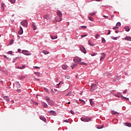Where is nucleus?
<instances>
[{"instance_id": "f257e3e1", "label": "nucleus", "mask_w": 131, "mask_h": 131, "mask_svg": "<svg viewBox=\"0 0 131 131\" xmlns=\"http://www.w3.org/2000/svg\"><path fill=\"white\" fill-rule=\"evenodd\" d=\"M56 13L59 17H56V20L57 22H60V21L62 20V13L59 10H58Z\"/></svg>"}, {"instance_id": "f03ea898", "label": "nucleus", "mask_w": 131, "mask_h": 131, "mask_svg": "<svg viewBox=\"0 0 131 131\" xmlns=\"http://www.w3.org/2000/svg\"><path fill=\"white\" fill-rule=\"evenodd\" d=\"M81 121H83L84 122H89L91 121V118H81Z\"/></svg>"}, {"instance_id": "7ed1b4c3", "label": "nucleus", "mask_w": 131, "mask_h": 131, "mask_svg": "<svg viewBox=\"0 0 131 131\" xmlns=\"http://www.w3.org/2000/svg\"><path fill=\"white\" fill-rule=\"evenodd\" d=\"M73 61L75 63H78V64H79V63H80V62H81V58H74Z\"/></svg>"}, {"instance_id": "20e7f679", "label": "nucleus", "mask_w": 131, "mask_h": 131, "mask_svg": "<svg viewBox=\"0 0 131 131\" xmlns=\"http://www.w3.org/2000/svg\"><path fill=\"white\" fill-rule=\"evenodd\" d=\"M27 20L25 19L23 21L20 22L21 25H23L24 27H27Z\"/></svg>"}, {"instance_id": "39448f33", "label": "nucleus", "mask_w": 131, "mask_h": 131, "mask_svg": "<svg viewBox=\"0 0 131 131\" xmlns=\"http://www.w3.org/2000/svg\"><path fill=\"white\" fill-rule=\"evenodd\" d=\"M22 54L25 55L26 56H30L31 54L28 52V51L27 50H23L21 52Z\"/></svg>"}, {"instance_id": "423d86ee", "label": "nucleus", "mask_w": 131, "mask_h": 131, "mask_svg": "<svg viewBox=\"0 0 131 131\" xmlns=\"http://www.w3.org/2000/svg\"><path fill=\"white\" fill-rule=\"evenodd\" d=\"M80 50L81 52H82V53H84V54H86V50H85V48H84V47L81 46L80 47Z\"/></svg>"}, {"instance_id": "0eeeda50", "label": "nucleus", "mask_w": 131, "mask_h": 131, "mask_svg": "<svg viewBox=\"0 0 131 131\" xmlns=\"http://www.w3.org/2000/svg\"><path fill=\"white\" fill-rule=\"evenodd\" d=\"M49 113L50 115H53L54 116H56V115H57V113L54 111H51L49 112Z\"/></svg>"}, {"instance_id": "6e6552de", "label": "nucleus", "mask_w": 131, "mask_h": 131, "mask_svg": "<svg viewBox=\"0 0 131 131\" xmlns=\"http://www.w3.org/2000/svg\"><path fill=\"white\" fill-rule=\"evenodd\" d=\"M44 19H46L47 20H49V21L51 20V16L49 15H45L43 16Z\"/></svg>"}, {"instance_id": "1a4fd4ad", "label": "nucleus", "mask_w": 131, "mask_h": 131, "mask_svg": "<svg viewBox=\"0 0 131 131\" xmlns=\"http://www.w3.org/2000/svg\"><path fill=\"white\" fill-rule=\"evenodd\" d=\"M105 57H106V54H105V53H101L100 61H101V60H104V59H105Z\"/></svg>"}, {"instance_id": "9d476101", "label": "nucleus", "mask_w": 131, "mask_h": 131, "mask_svg": "<svg viewBox=\"0 0 131 131\" xmlns=\"http://www.w3.org/2000/svg\"><path fill=\"white\" fill-rule=\"evenodd\" d=\"M96 87H97V85L93 84V85H91L90 90H91V91H95V89H96Z\"/></svg>"}, {"instance_id": "9b49d317", "label": "nucleus", "mask_w": 131, "mask_h": 131, "mask_svg": "<svg viewBox=\"0 0 131 131\" xmlns=\"http://www.w3.org/2000/svg\"><path fill=\"white\" fill-rule=\"evenodd\" d=\"M67 68H68V66H67L66 64H63L62 66V69H63V70H66V69H67Z\"/></svg>"}, {"instance_id": "f8f14e48", "label": "nucleus", "mask_w": 131, "mask_h": 131, "mask_svg": "<svg viewBox=\"0 0 131 131\" xmlns=\"http://www.w3.org/2000/svg\"><path fill=\"white\" fill-rule=\"evenodd\" d=\"M6 7V5L4 3H2L1 4V9L3 11H5V7Z\"/></svg>"}, {"instance_id": "ddd939ff", "label": "nucleus", "mask_w": 131, "mask_h": 131, "mask_svg": "<svg viewBox=\"0 0 131 131\" xmlns=\"http://www.w3.org/2000/svg\"><path fill=\"white\" fill-rule=\"evenodd\" d=\"M18 34H23V29L22 28V27H20V30L18 31Z\"/></svg>"}, {"instance_id": "4468645a", "label": "nucleus", "mask_w": 131, "mask_h": 131, "mask_svg": "<svg viewBox=\"0 0 131 131\" xmlns=\"http://www.w3.org/2000/svg\"><path fill=\"white\" fill-rule=\"evenodd\" d=\"M125 38V40H128L129 41H131L130 36H126Z\"/></svg>"}, {"instance_id": "2eb2a0df", "label": "nucleus", "mask_w": 131, "mask_h": 131, "mask_svg": "<svg viewBox=\"0 0 131 131\" xmlns=\"http://www.w3.org/2000/svg\"><path fill=\"white\" fill-rule=\"evenodd\" d=\"M124 29L127 32H128V31H129L130 30L129 27H128V26L124 27Z\"/></svg>"}, {"instance_id": "dca6fc26", "label": "nucleus", "mask_w": 131, "mask_h": 131, "mask_svg": "<svg viewBox=\"0 0 131 131\" xmlns=\"http://www.w3.org/2000/svg\"><path fill=\"white\" fill-rule=\"evenodd\" d=\"M25 68H26V67L25 66H23L22 67H17L16 69H25Z\"/></svg>"}, {"instance_id": "f3484780", "label": "nucleus", "mask_w": 131, "mask_h": 131, "mask_svg": "<svg viewBox=\"0 0 131 131\" xmlns=\"http://www.w3.org/2000/svg\"><path fill=\"white\" fill-rule=\"evenodd\" d=\"M41 104H42V106H43L44 108H48V104H47V103H46L45 102H41Z\"/></svg>"}, {"instance_id": "a211bd4d", "label": "nucleus", "mask_w": 131, "mask_h": 131, "mask_svg": "<svg viewBox=\"0 0 131 131\" xmlns=\"http://www.w3.org/2000/svg\"><path fill=\"white\" fill-rule=\"evenodd\" d=\"M40 119H41V120H42L43 121H44V122H47V119H46V118H45L43 117H40Z\"/></svg>"}, {"instance_id": "6ab92c4d", "label": "nucleus", "mask_w": 131, "mask_h": 131, "mask_svg": "<svg viewBox=\"0 0 131 131\" xmlns=\"http://www.w3.org/2000/svg\"><path fill=\"white\" fill-rule=\"evenodd\" d=\"M49 105H50V106H54V101L50 100L49 102Z\"/></svg>"}, {"instance_id": "aec40b11", "label": "nucleus", "mask_w": 131, "mask_h": 131, "mask_svg": "<svg viewBox=\"0 0 131 131\" xmlns=\"http://www.w3.org/2000/svg\"><path fill=\"white\" fill-rule=\"evenodd\" d=\"M124 124L126 125V126H128V127H131V124L129 123H124Z\"/></svg>"}, {"instance_id": "412c9836", "label": "nucleus", "mask_w": 131, "mask_h": 131, "mask_svg": "<svg viewBox=\"0 0 131 131\" xmlns=\"http://www.w3.org/2000/svg\"><path fill=\"white\" fill-rule=\"evenodd\" d=\"M90 103L91 106H94V102L93 101V99L90 100Z\"/></svg>"}, {"instance_id": "4be33fe9", "label": "nucleus", "mask_w": 131, "mask_h": 131, "mask_svg": "<svg viewBox=\"0 0 131 131\" xmlns=\"http://www.w3.org/2000/svg\"><path fill=\"white\" fill-rule=\"evenodd\" d=\"M4 100H6V101H7V102L10 101V99H9V97L7 96H4Z\"/></svg>"}, {"instance_id": "5701e85b", "label": "nucleus", "mask_w": 131, "mask_h": 131, "mask_svg": "<svg viewBox=\"0 0 131 131\" xmlns=\"http://www.w3.org/2000/svg\"><path fill=\"white\" fill-rule=\"evenodd\" d=\"M50 37L52 39H56V38H58V36H53V35H51Z\"/></svg>"}, {"instance_id": "b1692460", "label": "nucleus", "mask_w": 131, "mask_h": 131, "mask_svg": "<svg viewBox=\"0 0 131 131\" xmlns=\"http://www.w3.org/2000/svg\"><path fill=\"white\" fill-rule=\"evenodd\" d=\"M45 99L46 100L47 102H48V103L51 100H50V98H49V97L48 96H46L45 97Z\"/></svg>"}, {"instance_id": "393cba45", "label": "nucleus", "mask_w": 131, "mask_h": 131, "mask_svg": "<svg viewBox=\"0 0 131 131\" xmlns=\"http://www.w3.org/2000/svg\"><path fill=\"white\" fill-rule=\"evenodd\" d=\"M66 96H72V92L70 91L66 95Z\"/></svg>"}, {"instance_id": "a878e982", "label": "nucleus", "mask_w": 131, "mask_h": 131, "mask_svg": "<svg viewBox=\"0 0 131 131\" xmlns=\"http://www.w3.org/2000/svg\"><path fill=\"white\" fill-rule=\"evenodd\" d=\"M79 65H85L86 66H88V63H85L84 62H81L79 63Z\"/></svg>"}, {"instance_id": "bb28decb", "label": "nucleus", "mask_w": 131, "mask_h": 131, "mask_svg": "<svg viewBox=\"0 0 131 131\" xmlns=\"http://www.w3.org/2000/svg\"><path fill=\"white\" fill-rule=\"evenodd\" d=\"M76 66H77V64L75 63L73 64V66H71V67L72 69H74V67H76Z\"/></svg>"}, {"instance_id": "cd10ccee", "label": "nucleus", "mask_w": 131, "mask_h": 131, "mask_svg": "<svg viewBox=\"0 0 131 131\" xmlns=\"http://www.w3.org/2000/svg\"><path fill=\"white\" fill-rule=\"evenodd\" d=\"M42 53L45 54V55H48V54H49V51L44 50L42 51Z\"/></svg>"}, {"instance_id": "c85d7f7f", "label": "nucleus", "mask_w": 131, "mask_h": 131, "mask_svg": "<svg viewBox=\"0 0 131 131\" xmlns=\"http://www.w3.org/2000/svg\"><path fill=\"white\" fill-rule=\"evenodd\" d=\"M89 45H90V46H91V47H94V46H95V45L92 43V41L91 40L89 41Z\"/></svg>"}, {"instance_id": "c756f323", "label": "nucleus", "mask_w": 131, "mask_h": 131, "mask_svg": "<svg viewBox=\"0 0 131 131\" xmlns=\"http://www.w3.org/2000/svg\"><path fill=\"white\" fill-rule=\"evenodd\" d=\"M112 114H113V115H115V114H118V113L115 112L114 111H112Z\"/></svg>"}, {"instance_id": "7c9ffc66", "label": "nucleus", "mask_w": 131, "mask_h": 131, "mask_svg": "<svg viewBox=\"0 0 131 131\" xmlns=\"http://www.w3.org/2000/svg\"><path fill=\"white\" fill-rule=\"evenodd\" d=\"M86 28V26H82L80 27V29H85Z\"/></svg>"}, {"instance_id": "2f4dec72", "label": "nucleus", "mask_w": 131, "mask_h": 131, "mask_svg": "<svg viewBox=\"0 0 131 131\" xmlns=\"http://www.w3.org/2000/svg\"><path fill=\"white\" fill-rule=\"evenodd\" d=\"M44 92H46V93H48V94H50V92L48 90V89L44 88L43 89Z\"/></svg>"}, {"instance_id": "473e14b6", "label": "nucleus", "mask_w": 131, "mask_h": 131, "mask_svg": "<svg viewBox=\"0 0 131 131\" xmlns=\"http://www.w3.org/2000/svg\"><path fill=\"white\" fill-rule=\"evenodd\" d=\"M16 84L17 88H20L21 85H20V83H19V82H16Z\"/></svg>"}, {"instance_id": "72a5a7b5", "label": "nucleus", "mask_w": 131, "mask_h": 131, "mask_svg": "<svg viewBox=\"0 0 131 131\" xmlns=\"http://www.w3.org/2000/svg\"><path fill=\"white\" fill-rule=\"evenodd\" d=\"M121 96H122L121 93H117V97H118V98H120Z\"/></svg>"}, {"instance_id": "f704fd0d", "label": "nucleus", "mask_w": 131, "mask_h": 131, "mask_svg": "<svg viewBox=\"0 0 131 131\" xmlns=\"http://www.w3.org/2000/svg\"><path fill=\"white\" fill-rule=\"evenodd\" d=\"M102 43H105L106 42V40H105V38H102L101 39Z\"/></svg>"}, {"instance_id": "c9c22d12", "label": "nucleus", "mask_w": 131, "mask_h": 131, "mask_svg": "<svg viewBox=\"0 0 131 131\" xmlns=\"http://www.w3.org/2000/svg\"><path fill=\"white\" fill-rule=\"evenodd\" d=\"M80 101L81 104H82V105H84V104H85V101H84L82 100H80Z\"/></svg>"}, {"instance_id": "e433bc0d", "label": "nucleus", "mask_w": 131, "mask_h": 131, "mask_svg": "<svg viewBox=\"0 0 131 131\" xmlns=\"http://www.w3.org/2000/svg\"><path fill=\"white\" fill-rule=\"evenodd\" d=\"M11 4H15L16 0H9Z\"/></svg>"}, {"instance_id": "4c0bfd02", "label": "nucleus", "mask_w": 131, "mask_h": 131, "mask_svg": "<svg viewBox=\"0 0 131 131\" xmlns=\"http://www.w3.org/2000/svg\"><path fill=\"white\" fill-rule=\"evenodd\" d=\"M35 74L36 75H37L38 76H40V73L35 72Z\"/></svg>"}, {"instance_id": "58836bf2", "label": "nucleus", "mask_w": 131, "mask_h": 131, "mask_svg": "<svg viewBox=\"0 0 131 131\" xmlns=\"http://www.w3.org/2000/svg\"><path fill=\"white\" fill-rule=\"evenodd\" d=\"M99 36H100V35H99V34H96V36H95V38L98 39Z\"/></svg>"}, {"instance_id": "ea45409f", "label": "nucleus", "mask_w": 131, "mask_h": 131, "mask_svg": "<svg viewBox=\"0 0 131 131\" xmlns=\"http://www.w3.org/2000/svg\"><path fill=\"white\" fill-rule=\"evenodd\" d=\"M111 38H112V39H114V40H117V37H114L113 36L111 37Z\"/></svg>"}, {"instance_id": "a19ab883", "label": "nucleus", "mask_w": 131, "mask_h": 131, "mask_svg": "<svg viewBox=\"0 0 131 131\" xmlns=\"http://www.w3.org/2000/svg\"><path fill=\"white\" fill-rule=\"evenodd\" d=\"M60 84H61V82H60L58 84H57L56 85V88H59Z\"/></svg>"}, {"instance_id": "79ce46f5", "label": "nucleus", "mask_w": 131, "mask_h": 131, "mask_svg": "<svg viewBox=\"0 0 131 131\" xmlns=\"http://www.w3.org/2000/svg\"><path fill=\"white\" fill-rule=\"evenodd\" d=\"M117 26H121V24L119 22L117 23L116 24Z\"/></svg>"}, {"instance_id": "37998d69", "label": "nucleus", "mask_w": 131, "mask_h": 131, "mask_svg": "<svg viewBox=\"0 0 131 131\" xmlns=\"http://www.w3.org/2000/svg\"><path fill=\"white\" fill-rule=\"evenodd\" d=\"M33 28V30H36V27L35 26H34V25H32Z\"/></svg>"}, {"instance_id": "c03bdc74", "label": "nucleus", "mask_w": 131, "mask_h": 131, "mask_svg": "<svg viewBox=\"0 0 131 131\" xmlns=\"http://www.w3.org/2000/svg\"><path fill=\"white\" fill-rule=\"evenodd\" d=\"M89 20H90V21H94V19L92 17H89Z\"/></svg>"}, {"instance_id": "a18cd8bd", "label": "nucleus", "mask_w": 131, "mask_h": 131, "mask_svg": "<svg viewBox=\"0 0 131 131\" xmlns=\"http://www.w3.org/2000/svg\"><path fill=\"white\" fill-rule=\"evenodd\" d=\"M51 93L53 95H54V94H55V92L54 91V90L53 89L51 90Z\"/></svg>"}, {"instance_id": "49530a36", "label": "nucleus", "mask_w": 131, "mask_h": 131, "mask_svg": "<svg viewBox=\"0 0 131 131\" xmlns=\"http://www.w3.org/2000/svg\"><path fill=\"white\" fill-rule=\"evenodd\" d=\"M97 12H95V13H90V15L91 16H94V15H95V14H96Z\"/></svg>"}, {"instance_id": "de8ad7c7", "label": "nucleus", "mask_w": 131, "mask_h": 131, "mask_svg": "<svg viewBox=\"0 0 131 131\" xmlns=\"http://www.w3.org/2000/svg\"><path fill=\"white\" fill-rule=\"evenodd\" d=\"M66 78H67V79H70V76H66Z\"/></svg>"}, {"instance_id": "09e8293b", "label": "nucleus", "mask_w": 131, "mask_h": 131, "mask_svg": "<svg viewBox=\"0 0 131 131\" xmlns=\"http://www.w3.org/2000/svg\"><path fill=\"white\" fill-rule=\"evenodd\" d=\"M10 43H11V45H12V43H13V42H14V40H13V39H11V40H10Z\"/></svg>"}, {"instance_id": "8fccbe9b", "label": "nucleus", "mask_w": 131, "mask_h": 131, "mask_svg": "<svg viewBox=\"0 0 131 131\" xmlns=\"http://www.w3.org/2000/svg\"><path fill=\"white\" fill-rule=\"evenodd\" d=\"M85 36H88V35L85 34V35H82L81 36V37H85Z\"/></svg>"}, {"instance_id": "3c124183", "label": "nucleus", "mask_w": 131, "mask_h": 131, "mask_svg": "<svg viewBox=\"0 0 131 131\" xmlns=\"http://www.w3.org/2000/svg\"><path fill=\"white\" fill-rule=\"evenodd\" d=\"M122 99H125L126 100H129V98L122 96Z\"/></svg>"}, {"instance_id": "603ef678", "label": "nucleus", "mask_w": 131, "mask_h": 131, "mask_svg": "<svg viewBox=\"0 0 131 131\" xmlns=\"http://www.w3.org/2000/svg\"><path fill=\"white\" fill-rule=\"evenodd\" d=\"M96 1V2H102V1H103V0H92V2H93V1Z\"/></svg>"}, {"instance_id": "864d4df0", "label": "nucleus", "mask_w": 131, "mask_h": 131, "mask_svg": "<svg viewBox=\"0 0 131 131\" xmlns=\"http://www.w3.org/2000/svg\"><path fill=\"white\" fill-rule=\"evenodd\" d=\"M70 113H71V114L74 115V111H72V110H71V111H70Z\"/></svg>"}, {"instance_id": "5fc2aeb1", "label": "nucleus", "mask_w": 131, "mask_h": 131, "mask_svg": "<svg viewBox=\"0 0 131 131\" xmlns=\"http://www.w3.org/2000/svg\"><path fill=\"white\" fill-rule=\"evenodd\" d=\"M117 79H118V80H119V79H121V77H120V76H117Z\"/></svg>"}, {"instance_id": "6e6d98bb", "label": "nucleus", "mask_w": 131, "mask_h": 131, "mask_svg": "<svg viewBox=\"0 0 131 131\" xmlns=\"http://www.w3.org/2000/svg\"><path fill=\"white\" fill-rule=\"evenodd\" d=\"M103 17H104V18H106V19H108V16L103 15Z\"/></svg>"}, {"instance_id": "4d7b16f0", "label": "nucleus", "mask_w": 131, "mask_h": 131, "mask_svg": "<svg viewBox=\"0 0 131 131\" xmlns=\"http://www.w3.org/2000/svg\"><path fill=\"white\" fill-rule=\"evenodd\" d=\"M111 33V31L110 30H108V32L107 33V35H109Z\"/></svg>"}, {"instance_id": "13d9d810", "label": "nucleus", "mask_w": 131, "mask_h": 131, "mask_svg": "<svg viewBox=\"0 0 131 131\" xmlns=\"http://www.w3.org/2000/svg\"><path fill=\"white\" fill-rule=\"evenodd\" d=\"M91 56H92V57H94V56H96V53H93L92 54H91Z\"/></svg>"}, {"instance_id": "bf43d9fd", "label": "nucleus", "mask_w": 131, "mask_h": 131, "mask_svg": "<svg viewBox=\"0 0 131 131\" xmlns=\"http://www.w3.org/2000/svg\"><path fill=\"white\" fill-rule=\"evenodd\" d=\"M117 28H118V27H114V28H113V29H114V30H115V29H117Z\"/></svg>"}, {"instance_id": "052dcab7", "label": "nucleus", "mask_w": 131, "mask_h": 131, "mask_svg": "<svg viewBox=\"0 0 131 131\" xmlns=\"http://www.w3.org/2000/svg\"><path fill=\"white\" fill-rule=\"evenodd\" d=\"M4 58H5L6 59H9V57H7V56L6 55H4Z\"/></svg>"}, {"instance_id": "680f3d73", "label": "nucleus", "mask_w": 131, "mask_h": 131, "mask_svg": "<svg viewBox=\"0 0 131 131\" xmlns=\"http://www.w3.org/2000/svg\"><path fill=\"white\" fill-rule=\"evenodd\" d=\"M64 122H67V123H69V121L67 120H65L64 121Z\"/></svg>"}, {"instance_id": "e2e57ef3", "label": "nucleus", "mask_w": 131, "mask_h": 131, "mask_svg": "<svg viewBox=\"0 0 131 131\" xmlns=\"http://www.w3.org/2000/svg\"><path fill=\"white\" fill-rule=\"evenodd\" d=\"M35 68L36 69H37V68H38V69H40V67H35Z\"/></svg>"}, {"instance_id": "0e129e2a", "label": "nucleus", "mask_w": 131, "mask_h": 131, "mask_svg": "<svg viewBox=\"0 0 131 131\" xmlns=\"http://www.w3.org/2000/svg\"><path fill=\"white\" fill-rule=\"evenodd\" d=\"M17 51L18 52V53H20V52H21V49H18L17 50Z\"/></svg>"}, {"instance_id": "69168bd1", "label": "nucleus", "mask_w": 131, "mask_h": 131, "mask_svg": "<svg viewBox=\"0 0 131 131\" xmlns=\"http://www.w3.org/2000/svg\"><path fill=\"white\" fill-rule=\"evenodd\" d=\"M12 51H9L8 52V54H12Z\"/></svg>"}, {"instance_id": "338daca9", "label": "nucleus", "mask_w": 131, "mask_h": 131, "mask_svg": "<svg viewBox=\"0 0 131 131\" xmlns=\"http://www.w3.org/2000/svg\"><path fill=\"white\" fill-rule=\"evenodd\" d=\"M126 92H127L126 90H125L123 92V94H126Z\"/></svg>"}, {"instance_id": "774afa93", "label": "nucleus", "mask_w": 131, "mask_h": 131, "mask_svg": "<svg viewBox=\"0 0 131 131\" xmlns=\"http://www.w3.org/2000/svg\"><path fill=\"white\" fill-rule=\"evenodd\" d=\"M124 74H125V75H126V76L128 75V74H127V73H126V72H125Z\"/></svg>"}]
</instances>
